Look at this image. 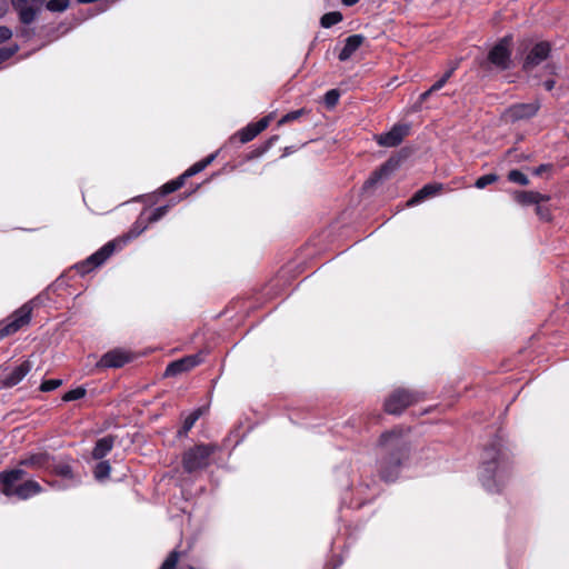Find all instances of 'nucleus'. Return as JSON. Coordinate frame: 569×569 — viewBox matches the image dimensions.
<instances>
[{"label":"nucleus","mask_w":569,"mask_h":569,"mask_svg":"<svg viewBox=\"0 0 569 569\" xmlns=\"http://www.w3.org/2000/svg\"><path fill=\"white\" fill-rule=\"evenodd\" d=\"M13 7H20L21 4H28L29 2L34 3L37 0H11Z\"/></svg>","instance_id":"nucleus-46"},{"label":"nucleus","mask_w":569,"mask_h":569,"mask_svg":"<svg viewBox=\"0 0 569 569\" xmlns=\"http://www.w3.org/2000/svg\"><path fill=\"white\" fill-rule=\"evenodd\" d=\"M201 415L202 410L200 408L190 412L183 420L182 428L178 431V436H186L192 429V427L194 426V423L197 422Z\"/></svg>","instance_id":"nucleus-22"},{"label":"nucleus","mask_w":569,"mask_h":569,"mask_svg":"<svg viewBox=\"0 0 569 569\" xmlns=\"http://www.w3.org/2000/svg\"><path fill=\"white\" fill-rule=\"evenodd\" d=\"M114 439L111 436H107L100 438L92 450L93 459H102L104 458L113 448Z\"/></svg>","instance_id":"nucleus-20"},{"label":"nucleus","mask_w":569,"mask_h":569,"mask_svg":"<svg viewBox=\"0 0 569 569\" xmlns=\"http://www.w3.org/2000/svg\"><path fill=\"white\" fill-rule=\"evenodd\" d=\"M421 189H422L423 193H426L427 197L430 198L438 193V191L441 189V184L429 183V184L423 186Z\"/></svg>","instance_id":"nucleus-40"},{"label":"nucleus","mask_w":569,"mask_h":569,"mask_svg":"<svg viewBox=\"0 0 569 569\" xmlns=\"http://www.w3.org/2000/svg\"><path fill=\"white\" fill-rule=\"evenodd\" d=\"M409 131L410 127L408 124L397 123L390 129V131L381 134H376L375 140L381 147H397L409 134Z\"/></svg>","instance_id":"nucleus-10"},{"label":"nucleus","mask_w":569,"mask_h":569,"mask_svg":"<svg viewBox=\"0 0 569 569\" xmlns=\"http://www.w3.org/2000/svg\"><path fill=\"white\" fill-rule=\"evenodd\" d=\"M269 122H270V117L268 116V117H263L258 122L251 123V124L254 128V131L260 133L269 126Z\"/></svg>","instance_id":"nucleus-41"},{"label":"nucleus","mask_w":569,"mask_h":569,"mask_svg":"<svg viewBox=\"0 0 569 569\" xmlns=\"http://www.w3.org/2000/svg\"><path fill=\"white\" fill-rule=\"evenodd\" d=\"M550 53V44L548 42L541 41L533 46V48L527 54L523 69L526 71L532 70L535 67L545 61Z\"/></svg>","instance_id":"nucleus-15"},{"label":"nucleus","mask_w":569,"mask_h":569,"mask_svg":"<svg viewBox=\"0 0 569 569\" xmlns=\"http://www.w3.org/2000/svg\"><path fill=\"white\" fill-rule=\"evenodd\" d=\"M340 98V92L337 89H331L326 92L323 102L328 109H332L337 106Z\"/></svg>","instance_id":"nucleus-28"},{"label":"nucleus","mask_w":569,"mask_h":569,"mask_svg":"<svg viewBox=\"0 0 569 569\" xmlns=\"http://www.w3.org/2000/svg\"><path fill=\"white\" fill-rule=\"evenodd\" d=\"M184 178L182 177V174L180 177H178L177 179L174 180H171L169 182H167L166 184L162 186L161 188V192L162 194H169L178 189H180L183 183H184Z\"/></svg>","instance_id":"nucleus-26"},{"label":"nucleus","mask_w":569,"mask_h":569,"mask_svg":"<svg viewBox=\"0 0 569 569\" xmlns=\"http://www.w3.org/2000/svg\"><path fill=\"white\" fill-rule=\"evenodd\" d=\"M86 393L87 391L83 387H78L66 392L62 397V400L66 402L79 400L82 399L86 396Z\"/></svg>","instance_id":"nucleus-29"},{"label":"nucleus","mask_w":569,"mask_h":569,"mask_svg":"<svg viewBox=\"0 0 569 569\" xmlns=\"http://www.w3.org/2000/svg\"><path fill=\"white\" fill-rule=\"evenodd\" d=\"M217 157V153H211L209 154L208 157H206L204 159L200 160L201 163L203 164V168L206 169Z\"/></svg>","instance_id":"nucleus-45"},{"label":"nucleus","mask_w":569,"mask_h":569,"mask_svg":"<svg viewBox=\"0 0 569 569\" xmlns=\"http://www.w3.org/2000/svg\"><path fill=\"white\" fill-rule=\"evenodd\" d=\"M18 51V47L13 46L10 48H1L0 49V62L6 61L10 57H12Z\"/></svg>","instance_id":"nucleus-39"},{"label":"nucleus","mask_w":569,"mask_h":569,"mask_svg":"<svg viewBox=\"0 0 569 569\" xmlns=\"http://www.w3.org/2000/svg\"><path fill=\"white\" fill-rule=\"evenodd\" d=\"M7 10H8L7 0H0V18L6 14Z\"/></svg>","instance_id":"nucleus-47"},{"label":"nucleus","mask_w":569,"mask_h":569,"mask_svg":"<svg viewBox=\"0 0 569 569\" xmlns=\"http://www.w3.org/2000/svg\"><path fill=\"white\" fill-rule=\"evenodd\" d=\"M432 92H433V91H430V89H429V90H427V91H425L423 93H421V96H420V100H421V101H426V100L428 99V97H429Z\"/></svg>","instance_id":"nucleus-51"},{"label":"nucleus","mask_w":569,"mask_h":569,"mask_svg":"<svg viewBox=\"0 0 569 569\" xmlns=\"http://www.w3.org/2000/svg\"><path fill=\"white\" fill-rule=\"evenodd\" d=\"M202 170H204L203 168V164L201 163V161H198L196 162L194 164H192L189 169H187L183 173H182V177L184 179L189 178V177H192L199 172H201Z\"/></svg>","instance_id":"nucleus-38"},{"label":"nucleus","mask_w":569,"mask_h":569,"mask_svg":"<svg viewBox=\"0 0 569 569\" xmlns=\"http://www.w3.org/2000/svg\"><path fill=\"white\" fill-rule=\"evenodd\" d=\"M217 446L200 443L184 451L182 466L186 472L192 473L209 467L211 456L216 452Z\"/></svg>","instance_id":"nucleus-5"},{"label":"nucleus","mask_w":569,"mask_h":569,"mask_svg":"<svg viewBox=\"0 0 569 569\" xmlns=\"http://www.w3.org/2000/svg\"><path fill=\"white\" fill-rule=\"evenodd\" d=\"M21 37L28 39L31 37V31L28 28H22L20 31Z\"/></svg>","instance_id":"nucleus-49"},{"label":"nucleus","mask_w":569,"mask_h":569,"mask_svg":"<svg viewBox=\"0 0 569 569\" xmlns=\"http://www.w3.org/2000/svg\"><path fill=\"white\" fill-rule=\"evenodd\" d=\"M179 557L180 553L177 550H172L159 569H174L179 561Z\"/></svg>","instance_id":"nucleus-33"},{"label":"nucleus","mask_w":569,"mask_h":569,"mask_svg":"<svg viewBox=\"0 0 569 569\" xmlns=\"http://www.w3.org/2000/svg\"><path fill=\"white\" fill-rule=\"evenodd\" d=\"M132 356L129 351L123 349H113L106 352L98 361L97 367L99 368H121L126 363L130 362Z\"/></svg>","instance_id":"nucleus-13"},{"label":"nucleus","mask_w":569,"mask_h":569,"mask_svg":"<svg viewBox=\"0 0 569 569\" xmlns=\"http://www.w3.org/2000/svg\"><path fill=\"white\" fill-rule=\"evenodd\" d=\"M32 302L24 303L16 310L4 322L0 323V339L10 336L31 320Z\"/></svg>","instance_id":"nucleus-7"},{"label":"nucleus","mask_w":569,"mask_h":569,"mask_svg":"<svg viewBox=\"0 0 569 569\" xmlns=\"http://www.w3.org/2000/svg\"><path fill=\"white\" fill-rule=\"evenodd\" d=\"M79 3H93V2H97L98 0H77Z\"/></svg>","instance_id":"nucleus-53"},{"label":"nucleus","mask_w":569,"mask_h":569,"mask_svg":"<svg viewBox=\"0 0 569 569\" xmlns=\"http://www.w3.org/2000/svg\"><path fill=\"white\" fill-rule=\"evenodd\" d=\"M498 180V176L495 174V173H488V174H485V176H481L480 178H478L475 182V187L478 188V189H483L486 188L487 186L496 182Z\"/></svg>","instance_id":"nucleus-32"},{"label":"nucleus","mask_w":569,"mask_h":569,"mask_svg":"<svg viewBox=\"0 0 569 569\" xmlns=\"http://www.w3.org/2000/svg\"><path fill=\"white\" fill-rule=\"evenodd\" d=\"M110 471V463L108 461H100L94 468V478L99 481H102L109 477Z\"/></svg>","instance_id":"nucleus-25"},{"label":"nucleus","mask_w":569,"mask_h":569,"mask_svg":"<svg viewBox=\"0 0 569 569\" xmlns=\"http://www.w3.org/2000/svg\"><path fill=\"white\" fill-rule=\"evenodd\" d=\"M70 0H49L47 9L51 12H63L68 9Z\"/></svg>","instance_id":"nucleus-27"},{"label":"nucleus","mask_w":569,"mask_h":569,"mask_svg":"<svg viewBox=\"0 0 569 569\" xmlns=\"http://www.w3.org/2000/svg\"><path fill=\"white\" fill-rule=\"evenodd\" d=\"M453 70H455V68L449 69L448 71L445 72V74L441 78L447 82L450 79V77L452 76Z\"/></svg>","instance_id":"nucleus-50"},{"label":"nucleus","mask_w":569,"mask_h":569,"mask_svg":"<svg viewBox=\"0 0 569 569\" xmlns=\"http://www.w3.org/2000/svg\"><path fill=\"white\" fill-rule=\"evenodd\" d=\"M447 82L440 78L438 81H436L431 87H430V91H438L440 90Z\"/></svg>","instance_id":"nucleus-44"},{"label":"nucleus","mask_w":569,"mask_h":569,"mask_svg":"<svg viewBox=\"0 0 569 569\" xmlns=\"http://www.w3.org/2000/svg\"><path fill=\"white\" fill-rule=\"evenodd\" d=\"M342 20V14L338 11H332L321 17L320 23L323 28H330Z\"/></svg>","instance_id":"nucleus-23"},{"label":"nucleus","mask_w":569,"mask_h":569,"mask_svg":"<svg viewBox=\"0 0 569 569\" xmlns=\"http://www.w3.org/2000/svg\"><path fill=\"white\" fill-rule=\"evenodd\" d=\"M511 458L497 437L481 455L480 481L491 493L500 492L511 475Z\"/></svg>","instance_id":"nucleus-1"},{"label":"nucleus","mask_w":569,"mask_h":569,"mask_svg":"<svg viewBox=\"0 0 569 569\" xmlns=\"http://www.w3.org/2000/svg\"><path fill=\"white\" fill-rule=\"evenodd\" d=\"M116 249V241H110L101 247L98 251L87 258L84 261L76 264V269L86 274L93 270L94 268L101 266L113 252Z\"/></svg>","instance_id":"nucleus-9"},{"label":"nucleus","mask_w":569,"mask_h":569,"mask_svg":"<svg viewBox=\"0 0 569 569\" xmlns=\"http://www.w3.org/2000/svg\"><path fill=\"white\" fill-rule=\"evenodd\" d=\"M307 113V110L305 108H301V109H298V110H295V111H290L288 112L287 114H284L278 122L279 126H282L284 123H288V122H291V121H295L297 119H299L302 114H306Z\"/></svg>","instance_id":"nucleus-31"},{"label":"nucleus","mask_w":569,"mask_h":569,"mask_svg":"<svg viewBox=\"0 0 569 569\" xmlns=\"http://www.w3.org/2000/svg\"><path fill=\"white\" fill-rule=\"evenodd\" d=\"M428 199L427 194L423 193L422 189L418 190L408 201V207H413Z\"/></svg>","instance_id":"nucleus-36"},{"label":"nucleus","mask_w":569,"mask_h":569,"mask_svg":"<svg viewBox=\"0 0 569 569\" xmlns=\"http://www.w3.org/2000/svg\"><path fill=\"white\" fill-rule=\"evenodd\" d=\"M61 385H62V380H60V379H49V380H44V381H42V383L40 385V390H41L42 392L53 391V390H56L57 388H59Z\"/></svg>","instance_id":"nucleus-34"},{"label":"nucleus","mask_w":569,"mask_h":569,"mask_svg":"<svg viewBox=\"0 0 569 569\" xmlns=\"http://www.w3.org/2000/svg\"><path fill=\"white\" fill-rule=\"evenodd\" d=\"M12 36L11 30L8 27L1 26L0 27V43L9 40Z\"/></svg>","instance_id":"nucleus-42"},{"label":"nucleus","mask_w":569,"mask_h":569,"mask_svg":"<svg viewBox=\"0 0 569 569\" xmlns=\"http://www.w3.org/2000/svg\"><path fill=\"white\" fill-rule=\"evenodd\" d=\"M203 361L201 353L191 355L183 357L179 360L170 362L164 371L166 377H174L182 372L189 371L196 366L200 365Z\"/></svg>","instance_id":"nucleus-12"},{"label":"nucleus","mask_w":569,"mask_h":569,"mask_svg":"<svg viewBox=\"0 0 569 569\" xmlns=\"http://www.w3.org/2000/svg\"><path fill=\"white\" fill-rule=\"evenodd\" d=\"M508 179L509 181L518 183L520 186H527L529 183L528 177L519 170H511L508 173Z\"/></svg>","instance_id":"nucleus-30"},{"label":"nucleus","mask_w":569,"mask_h":569,"mask_svg":"<svg viewBox=\"0 0 569 569\" xmlns=\"http://www.w3.org/2000/svg\"><path fill=\"white\" fill-rule=\"evenodd\" d=\"M363 40H365V37L361 34L349 36L346 39L345 46L339 53V57H338L339 60L347 61L348 59H350L351 56L360 48Z\"/></svg>","instance_id":"nucleus-17"},{"label":"nucleus","mask_w":569,"mask_h":569,"mask_svg":"<svg viewBox=\"0 0 569 569\" xmlns=\"http://www.w3.org/2000/svg\"><path fill=\"white\" fill-rule=\"evenodd\" d=\"M540 109L539 101H532L527 103H515L506 109L503 116L507 120L512 122L527 120L537 114Z\"/></svg>","instance_id":"nucleus-11"},{"label":"nucleus","mask_w":569,"mask_h":569,"mask_svg":"<svg viewBox=\"0 0 569 569\" xmlns=\"http://www.w3.org/2000/svg\"><path fill=\"white\" fill-rule=\"evenodd\" d=\"M397 167V161L392 159L383 163L378 170H376L371 177L367 180L366 186L371 187L388 177Z\"/></svg>","instance_id":"nucleus-19"},{"label":"nucleus","mask_w":569,"mask_h":569,"mask_svg":"<svg viewBox=\"0 0 569 569\" xmlns=\"http://www.w3.org/2000/svg\"><path fill=\"white\" fill-rule=\"evenodd\" d=\"M359 0H342V3L345 6H348V7H351L353 4H356Z\"/></svg>","instance_id":"nucleus-52"},{"label":"nucleus","mask_w":569,"mask_h":569,"mask_svg":"<svg viewBox=\"0 0 569 569\" xmlns=\"http://www.w3.org/2000/svg\"><path fill=\"white\" fill-rule=\"evenodd\" d=\"M419 395L405 389H398L392 392L385 402V409L388 413L399 415L407 407L418 401Z\"/></svg>","instance_id":"nucleus-8"},{"label":"nucleus","mask_w":569,"mask_h":569,"mask_svg":"<svg viewBox=\"0 0 569 569\" xmlns=\"http://www.w3.org/2000/svg\"><path fill=\"white\" fill-rule=\"evenodd\" d=\"M381 458L378 461V471L382 480L395 481L409 457L410 442L401 429H393L380 437Z\"/></svg>","instance_id":"nucleus-2"},{"label":"nucleus","mask_w":569,"mask_h":569,"mask_svg":"<svg viewBox=\"0 0 569 569\" xmlns=\"http://www.w3.org/2000/svg\"><path fill=\"white\" fill-rule=\"evenodd\" d=\"M168 206H161L156 208L151 216L149 217V222H156L160 220L167 212H168Z\"/></svg>","instance_id":"nucleus-37"},{"label":"nucleus","mask_w":569,"mask_h":569,"mask_svg":"<svg viewBox=\"0 0 569 569\" xmlns=\"http://www.w3.org/2000/svg\"><path fill=\"white\" fill-rule=\"evenodd\" d=\"M259 133L254 131L252 124H248L236 133V137L239 138L241 143H247L253 140Z\"/></svg>","instance_id":"nucleus-24"},{"label":"nucleus","mask_w":569,"mask_h":569,"mask_svg":"<svg viewBox=\"0 0 569 569\" xmlns=\"http://www.w3.org/2000/svg\"><path fill=\"white\" fill-rule=\"evenodd\" d=\"M16 11L19 13L20 21L28 26L31 22L34 21L37 17L38 9L33 7V3L31 4H21L20 7H13Z\"/></svg>","instance_id":"nucleus-21"},{"label":"nucleus","mask_w":569,"mask_h":569,"mask_svg":"<svg viewBox=\"0 0 569 569\" xmlns=\"http://www.w3.org/2000/svg\"><path fill=\"white\" fill-rule=\"evenodd\" d=\"M26 471L21 468H13L0 472V493L7 498L28 500L42 492L39 482L32 479L22 481Z\"/></svg>","instance_id":"nucleus-3"},{"label":"nucleus","mask_w":569,"mask_h":569,"mask_svg":"<svg viewBox=\"0 0 569 569\" xmlns=\"http://www.w3.org/2000/svg\"><path fill=\"white\" fill-rule=\"evenodd\" d=\"M555 83H556V82H555V80L549 79V80H546V81L543 82V86H545V88H546V90H547V91H550V90H552V89H553Z\"/></svg>","instance_id":"nucleus-48"},{"label":"nucleus","mask_w":569,"mask_h":569,"mask_svg":"<svg viewBox=\"0 0 569 569\" xmlns=\"http://www.w3.org/2000/svg\"><path fill=\"white\" fill-rule=\"evenodd\" d=\"M31 363L23 361L12 370L0 375V388H11L20 383L23 378L30 372Z\"/></svg>","instance_id":"nucleus-14"},{"label":"nucleus","mask_w":569,"mask_h":569,"mask_svg":"<svg viewBox=\"0 0 569 569\" xmlns=\"http://www.w3.org/2000/svg\"><path fill=\"white\" fill-rule=\"evenodd\" d=\"M512 39L506 36L500 39L488 52L487 62L495 69L503 71L511 66Z\"/></svg>","instance_id":"nucleus-6"},{"label":"nucleus","mask_w":569,"mask_h":569,"mask_svg":"<svg viewBox=\"0 0 569 569\" xmlns=\"http://www.w3.org/2000/svg\"><path fill=\"white\" fill-rule=\"evenodd\" d=\"M52 457L47 452H38L21 459L19 465L48 471L51 468Z\"/></svg>","instance_id":"nucleus-16"},{"label":"nucleus","mask_w":569,"mask_h":569,"mask_svg":"<svg viewBox=\"0 0 569 569\" xmlns=\"http://www.w3.org/2000/svg\"><path fill=\"white\" fill-rule=\"evenodd\" d=\"M536 212L541 220L550 221L552 218L550 208L541 202L537 203Z\"/></svg>","instance_id":"nucleus-35"},{"label":"nucleus","mask_w":569,"mask_h":569,"mask_svg":"<svg viewBox=\"0 0 569 569\" xmlns=\"http://www.w3.org/2000/svg\"><path fill=\"white\" fill-rule=\"evenodd\" d=\"M515 199L518 203L527 206L548 201L550 197L536 191H518L515 194Z\"/></svg>","instance_id":"nucleus-18"},{"label":"nucleus","mask_w":569,"mask_h":569,"mask_svg":"<svg viewBox=\"0 0 569 569\" xmlns=\"http://www.w3.org/2000/svg\"><path fill=\"white\" fill-rule=\"evenodd\" d=\"M146 229V226L140 227L137 222L136 226L131 229L129 236L130 238L139 236L143 230Z\"/></svg>","instance_id":"nucleus-43"},{"label":"nucleus","mask_w":569,"mask_h":569,"mask_svg":"<svg viewBox=\"0 0 569 569\" xmlns=\"http://www.w3.org/2000/svg\"><path fill=\"white\" fill-rule=\"evenodd\" d=\"M48 471L59 477L58 480L48 482L56 490H67L81 483V477L73 471L71 459L68 457L60 459L52 457L51 468Z\"/></svg>","instance_id":"nucleus-4"}]
</instances>
